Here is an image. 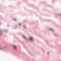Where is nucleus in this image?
<instances>
[{
	"label": "nucleus",
	"mask_w": 61,
	"mask_h": 61,
	"mask_svg": "<svg viewBox=\"0 0 61 61\" xmlns=\"http://www.w3.org/2000/svg\"><path fill=\"white\" fill-rule=\"evenodd\" d=\"M24 28H25V26H24Z\"/></svg>",
	"instance_id": "nucleus-4"
},
{
	"label": "nucleus",
	"mask_w": 61,
	"mask_h": 61,
	"mask_svg": "<svg viewBox=\"0 0 61 61\" xmlns=\"http://www.w3.org/2000/svg\"><path fill=\"white\" fill-rule=\"evenodd\" d=\"M13 48L14 49H16V48H17V47L16 46L14 45V46Z\"/></svg>",
	"instance_id": "nucleus-1"
},
{
	"label": "nucleus",
	"mask_w": 61,
	"mask_h": 61,
	"mask_svg": "<svg viewBox=\"0 0 61 61\" xmlns=\"http://www.w3.org/2000/svg\"><path fill=\"white\" fill-rule=\"evenodd\" d=\"M30 40H32V41L33 40V38H32V37H30Z\"/></svg>",
	"instance_id": "nucleus-2"
},
{
	"label": "nucleus",
	"mask_w": 61,
	"mask_h": 61,
	"mask_svg": "<svg viewBox=\"0 0 61 61\" xmlns=\"http://www.w3.org/2000/svg\"><path fill=\"white\" fill-rule=\"evenodd\" d=\"M23 38H26V37H25V36H23Z\"/></svg>",
	"instance_id": "nucleus-3"
}]
</instances>
